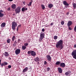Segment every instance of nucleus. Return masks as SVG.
<instances>
[{
    "label": "nucleus",
    "instance_id": "nucleus-4",
    "mask_svg": "<svg viewBox=\"0 0 76 76\" xmlns=\"http://www.w3.org/2000/svg\"><path fill=\"white\" fill-rule=\"evenodd\" d=\"M71 55L74 58L76 59V49L73 50L72 53Z\"/></svg>",
    "mask_w": 76,
    "mask_h": 76
},
{
    "label": "nucleus",
    "instance_id": "nucleus-36",
    "mask_svg": "<svg viewBox=\"0 0 76 76\" xmlns=\"http://www.w3.org/2000/svg\"><path fill=\"white\" fill-rule=\"evenodd\" d=\"M61 25H64V22L63 21H62L61 22Z\"/></svg>",
    "mask_w": 76,
    "mask_h": 76
},
{
    "label": "nucleus",
    "instance_id": "nucleus-33",
    "mask_svg": "<svg viewBox=\"0 0 76 76\" xmlns=\"http://www.w3.org/2000/svg\"><path fill=\"white\" fill-rule=\"evenodd\" d=\"M4 63H2L1 64V67H3V66H4Z\"/></svg>",
    "mask_w": 76,
    "mask_h": 76
},
{
    "label": "nucleus",
    "instance_id": "nucleus-16",
    "mask_svg": "<svg viewBox=\"0 0 76 76\" xmlns=\"http://www.w3.org/2000/svg\"><path fill=\"white\" fill-rule=\"evenodd\" d=\"M28 68L27 67H26L25 68L23 71V73H25L26 72H27V71L28 70Z\"/></svg>",
    "mask_w": 76,
    "mask_h": 76
},
{
    "label": "nucleus",
    "instance_id": "nucleus-47",
    "mask_svg": "<svg viewBox=\"0 0 76 76\" xmlns=\"http://www.w3.org/2000/svg\"><path fill=\"white\" fill-rule=\"evenodd\" d=\"M53 23H51L50 24V25H51V26H52V25H53Z\"/></svg>",
    "mask_w": 76,
    "mask_h": 76
},
{
    "label": "nucleus",
    "instance_id": "nucleus-21",
    "mask_svg": "<svg viewBox=\"0 0 76 76\" xmlns=\"http://www.w3.org/2000/svg\"><path fill=\"white\" fill-rule=\"evenodd\" d=\"M17 44V42H16V41H15L14 42V44H13V46L14 47H15Z\"/></svg>",
    "mask_w": 76,
    "mask_h": 76
},
{
    "label": "nucleus",
    "instance_id": "nucleus-12",
    "mask_svg": "<svg viewBox=\"0 0 76 76\" xmlns=\"http://www.w3.org/2000/svg\"><path fill=\"white\" fill-rule=\"evenodd\" d=\"M58 70L59 73H62V72H63V70H62V69L61 68L58 67Z\"/></svg>",
    "mask_w": 76,
    "mask_h": 76
},
{
    "label": "nucleus",
    "instance_id": "nucleus-28",
    "mask_svg": "<svg viewBox=\"0 0 76 76\" xmlns=\"http://www.w3.org/2000/svg\"><path fill=\"white\" fill-rule=\"evenodd\" d=\"M43 38L44 37H41V36H40L39 38V41H42V39H43Z\"/></svg>",
    "mask_w": 76,
    "mask_h": 76
},
{
    "label": "nucleus",
    "instance_id": "nucleus-30",
    "mask_svg": "<svg viewBox=\"0 0 76 76\" xmlns=\"http://www.w3.org/2000/svg\"><path fill=\"white\" fill-rule=\"evenodd\" d=\"M15 36H13L12 38V41H15Z\"/></svg>",
    "mask_w": 76,
    "mask_h": 76
},
{
    "label": "nucleus",
    "instance_id": "nucleus-41",
    "mask_svg": "<svg viewBox=\"0 0 76 76\" xmlns=\"http://www.w3.org/2000/svg\"><path fill=\"white\" fill-rule=\"evenodd\" d=\"M42 32H44V31H45V29H44V28H42Z\"/></svg>",
    "mask_w": 76,
    "mask_h": 76
},
{
    "label": "nucleus",
    "instance_id": "nucleus-31",
    "mask_svg": "<svg viewBox=\"0 0 76 76\" xmlns=\"http://www.w3.org/2000/svg\"><path fill=\"white\" fill-rule=\"evenodd\" d=\"M57 36H55L54 37V39H57Z\"/></svg>",
    "mask_w": 76,
    "mask_h": 76
},
{
    "label": "nucleus",
    "instance_id": "nucleus-18",
    "mask_svg": "<svg viewBox=\"0 0 76 76\" xmlns=\"http://www.w3.org/2000/svg\"><path fill=\"white\" fill-rule=\"evenodd\" d=\"M53 4H49L48 6V7L50 9L52 8V7H53Z\"/></svg>",
    "mask_w": 76,
    "mask_h": 76
},
{
    "label": "nucleus",
    "instance_id": "nucleus-19",
    "mask_svg": "<svg viewBox=\"0 0 76 76\" xmlns=\"http://www.w3.org/2000/svg\"><path fill=\"white\" fill-rule=\"evenodd\" d=\"M40 37H43V38H44V37H45V35L44 34L40 33Z\"/></svg>",
    "mask_w": 76,
    "mask_h": 76
},
{
    "label": "nucleus",
    "instance_id": "nucleus-37",
    "mask_svg": "<svg viewBox=\"0 0 76 76\" xmlns=\"http://www.w3.org/2000/svg\"><path fill=\"white\" fill-rule=\"evenodd\" d=\"M47 63V61H45L44 62V64L45 65H46Z\"/></svg>",
    "mask_w": 76,
    "mask_h": 76
},
{
    "label": "nucleus",
    "instance_id": "nucleus-1",
    "mask_svg": "<svg viewBox=\"0 0 76 76\" xmlns=\"http://www.w3.org/2000/svg\"><path fill=\"white\" fill-rule=\"evenodd\" d=\"M63 40H60L56 44V47L57 48H60L61 50H62L63 48Z\"/></svg>",
    "mask_w": 76,
    "mask_h": 76
},
{
    "label": "nucleus",
    "instance_id": "nucleus-48",
    "mask_svg": "<svg viewBox=\"0 0 76 76\" xmlns=\"http://www.w3.org/2000/svg\"><path fill=\"white\" fill-rule=\"evenodd\" d=\"M21 26V24L19 25H18V27H20V26Z\"/></svg>",
    "mask_w": 76,
    "mask_h": 76
},
{
    "label": "nucleus",
    "instance_id": "nucleus-6",
    "mask_svg": "<svg viewBox=\"0 0 76 76\" xmlns=\"http://www.w3.org/2000/svg\"><path fill=\"white\" fill-rule=\"evenodd\" d=\"M20 50L19 49H17L15 51V53L16 55H18L19 54H20Z\"/></svg>",
    "mask_w": 76,
    "mask_h": 76
},
{
    "label": "nucleus",
    "instance_id": "nucleus-50",
    "mask_svg": "<svg viewBox=\"0 0 76 76\" xmlns=\"http://www.w3.org/2000/svg\"><path fill=\"white\" fill-rule=\"evenodd\" d=\"M69 12H67V13H66V15H69Z\"/></svg>",
    "mask_w": 76,
    "mask_h": 76
},
{
    "label": "nucleus",
    "instance_id": "nucleus-40",
    "mask_svg": "<svg viewBox=\"0 0 76 76\" xmlns=\"http://www.w3.org/2000/svg\"><path fill=\"white\" fill-rule=\"evenodd\" d=\"M68 29H69L70 31H71V30H72V28H70V27H69Z\"/></svg>",
    "mask_w": 76,
    "mask_h": 76
},
{
    "label": "nucleus",
    "instance_id": "nucleus-25",
    "mask_svg": "<svg viewBox=\"0 0 76 76\" xmlns=\"http://www.w3.org/2000/svg\"><path fill=\"white\" fill-rule=\"evenodd\" d=\"M60 64V62L59 61H58L56 63V65H59Z\"/></svg>",
    "mask_w": 76,
    "mask_h": 76
},
{
    "label": "nucleus",
    "instance_id": "nucleus-9",
    "mask_svg": "<svg viewBox=\"0 0 76 76\" xmlns=\"http://www.w3.org/2000/svg\"><path fill=\"white\" fill-rule=\"evenodd\" d=\"M3 10H0V18H2L3 16H4V14L2 13V12H3Z\"/></svg>",
    "mask_w": 76,
    "mask_h": 76
},
{
    "label": "nucleus",
    "instance_id": "nucleus-49",
    "mask_svg": "<svg viewBox=\"0 0 76 76\" xmlns=\"http://www.w3.org/2000/svg\"><path fill=\"white\" fill-rule=\"evenodd\" d=\"M18 29H19V28H18V27L17 28V31H18Z\"/></svg>",
    "mask_w": 76,
    "mask_h": 76
},
{
    "label": "nucleus",
    "instance_id": "nucleus-29",
    "mask_svg": "<svg viewBox=\"0 0 76 76\" xmlns=\"http://www.w3.org/2000/svg\"><path fill=\"white\" fill-rule=\"evenodd\" d=\"M32 2L31 1V2H29V3H28V6H31V4H32Z\"/></svg>",
    "mask_w": 76,
    "mask_h": 76
},
{
    "label": "nucleus",
    "instance_id": "nucleus-15",
    "mask_svg": "<svg viewBox=\"0 0 76 76\" xmlns=\"http://www.w3.org/2000/svg\"><path fill=\"white\" fill-rule=\"evenodd\" d=\"M63 3L64 5H65L66 6H69V5L66 1H63Z\"/></svg>",
    "mask_w": 76,
    "mask_h": 76
},
{
    "label": "nucleus",
    "instance_id": "nucleus-53",
    "mask_svg": "<svg viewBox=\"0 0 76 76\" xmlns=\"http://www.w3.org/2000/svg\"><path fill=\"white\" fill-rule=\"evenodd\" d=\"M31 1H32H32H33V0H31Z\"/></svg>",
    "mask_w": 76,
    "mask_h": 76
},
{
    "label": "nucleus",
    "instance_id": "nucleus-38",
    "mask_svg": "<svg viewBox=\"0 0 76 76\" xmlns=\"http://www.w3.org/2000/svg\"><path fill=\"white\" fill-rule=\"evenodd\" d=\"M18 43H19L20 42V41H21V40L20 39H18Z\"/></svg>",
    "mask_w": 76,
    "mask_h": 76
},
{
    "label": "nucleus",
    "instance_id": "nucleus-2",
    "mask_svg": "<svg viewBox=\"0 0 76 76\" xmlns=\"http://www.w3.org/2000/svg\"><path fill=\"white\" fill-rule=\"evenodd\" d=\"M17 27V23L13 21L12 23V28L13 30H16V27Z\"/></svg>",
    "mask_w": 76,
    "mask_h": 76
},
{
    "label": "nucleus",
    "instance_id": "nucleus-3",
    "mask_svg": "<svg viewBox=\"0 0 76 76\" xmlns=\"http://www.w3.org/2000/svg\"><path fill=\"white\" fill-rule=\"evenodd\" d=\"M27 53L28 54H31V55L32 56H36V53L33 50L28 51Z\"/></svg>",
    "mask_w": 76,
    "mask_h": 76
},
{
    "label": "nucleus",
    "instance_id": "nucleus-35",
    "mask_svg": "<svg viewBox=\"0 0 76 76\" xmlns=\"http://www.w3.org/2000/svg\"><path fill=\"white\" fill-rule=\"evenodd\" d=\"M24 45L25 47H26V46H28V44L27 43H25L24 44Z\"/></svg>",
    "mask_w": 76,
    "mask_h": 76
},
{
    "label": "nucleus",
    "instance_id": "nucleus-44",
    "mask_svg": "<svg viewBox=\"0 0 76 76\" xmlns=\"http://www.w3.org/2000/svg\"><path fill=\"white\" fill-rule=\"evenodd\" d=\"M23 3L25 5V1H23Z\"/></svg>",
    "mask_w": 76,
    "mask_h": 76
},
{
    "label": "nucleus",
    "instance_id": "nucleus-10",
    "mask_svg": "<svg viewBox=\"0 0 76 76\" xmlns=\"http://www.w3.org/2000/svg\"><path fill=\"white\" fill-rule=\"evenodd\" d=\"M16 7H17V6L15 4H13L11 5V8L13 9H15L16 8Z\"/></svg>",
    "mask_w": 76,
    "mask_h": 76
},
{
    "label": "nucleus",
    "instance_id": "nucleus-27",
    "mask_svg": "<svg viewBox=\"0 0 76 76\" xmlns=\"http://www.w3.org/2000/svg\"><path fill=\"white\" fill-rule=\"evenodd\" d=\"M41 6L42 7V9L44 10L45 9V6L43 4H42L41 5Z\"/></svg>",
    "mask_w": 76,
    "mask_h": 76
},
{
    "label": "nucleus",
    "instance_id": "nucleus-17",
    "mask_svg": "<svg viewBox=\"0 0 76 76\" xmlns=\"http://www.w3.org/2000/svg\"><path fill=\"white\" fill-rule=\"evenodd\" d=\"M34 60L35 61H36L37 62L39 61V58L37 57L35 58Z\"/></svg>",
    "mask_w": 76,
    "mask_h": 76
},
{
    "label": "nucleus",
    "instance_id": "nucleus-5",
    "mask_svg": "<svg viewBox=\"0 0 76 76\" xmlns=\"http://www.w3.org/2000/svg\"><path fill=\"white\" fill-rule=\"evenodd\" d=\"M21 8L20 7H18L15 10V13L16 14L19 13L20 12Z\"/></svg>",
    "mask_w": 76,
    "mask_h": 76
},
{
    "label": "nucleus",
    "instance_id": "nucleus-13",
    "mask_svg": "<svg viewBox=\"0 0 76 76\" xmlns=\"http://www.w3.org/2000/svg\"><path fill=\"white\" fill-rule=\"evenodd\" d=\"M5 26H6V23L4 22L2 23L1 25V28L5 27Z\"/></svg>",
    "mask_w": 76,
    "mask_h": 76
},
{
    "label": "nucleus",
    "instance_id": "nucleus-11",
    "mask_svg": "<svg viewBox=\"0 0 76 76\" xmlns=\"http://www.w3.org/2000/svg\"><path fill=\"white\" fill-rule=\"evenodd\" d=\"M60 66L62 67V68H64V67H65L66 65H65V64L64 63H61Z\"/></svg>",
    "mask_w": 76,
    "mask_h": 76
},
{
    "label": "nucleus",
    "instance_id": "nucleus-46",
    "mask_svg": "<svg viewBox=\"0 0 76 76\" xmlns=\"http://www.w3.org/2000/svg\"><path fill=\"white\" fill-rule=\"evenodd\" d=\"M74 48H76V44H75L74 45Z\"/></svg>",
    "mask_w": 76,
    "mask_h": 76
},
{
    "label": "nucleus",
    "instance_id": "nucleus-24",
    "mask_svg": "<svg viewBox=\"0 0 76 76\" xmlns=\"http://www.w3.org/2000/svg\"><path fill=\"white\" fill-rule=\"evenodd\" d=\"M7 43H8V44H9L10 42V39H7Z\"/></svg>",
    "mask_w": 76,
    "mask_h": 76
},
{
    "label": "nucleus",
    "instance_id": "nucleus-51",
    "mask_svg": "<svg viewBox=\"0 0 76 76\" xmlns=\"http://www.w3.org/2000/svg\"><path fill=\"white\" fill-rule=\"evenodd\" d=\"M1 60H0V66L1 65Z\"/></svg>",
    "mask_w": 76,
    "mask_h": 76
},
{
    "label": "nucleus",
    "instance_id": "nucleus-45",
    "mask_svg": "<svg viewBox=\"0 0 76 76\" xmlns=\"http://www.w3.org/2000/svg\"><path fill=\"white\" fill-rule=\"evenodd\" d=\"M9 1L11 2V1H13V0H8Z\"/></svg>",
    "mask_w": 76,
    "mask_h": 76
},
{
    "label": "nucleus",
    "instance_id": "nucleus-55",
    "mask_svg": "<svg viewBox=\"0 0 76 76\" xmlns=\"http://www.w3.org/2000/svg\"><path fill=\"white\" fill-rule=\"evenodd\" d=\"M75 32H76V31H75Z\"/></svg>",
    "mask_w": 76,
    "mask_h": 76
},
{
    "label": "nucleus",
    "instance_id": "nucleus-22",
    "mask_svg": "<svg viewBox=\"0 0 76 76\" xmlns=\"http://www.w3.org/2000/svg\"><path fill=\"white\" fill-rule=\"evenodd\" d=\"M27 8H23L22 9V12H24L25 10H27Z\"/></svg>",
    "mask_w": 76,
    "mask_h": 76
},
{
    "label": "nucleus",
    "instance_id": "nucleus-7",
    "mask_svg": "<svg viewBox=\"0 0 76 76\" xmlns=\"http://www.w3.org/2000/svg\"><path fill=\"white\" fill-rule=\"evenodd\" d=\"M46 58H47V60H48V61H51V56H50V55H46Z\"/></svg>",
    "mask_w": 76,
    "mask_h": 76
},
{
    "label": "nucleus",
    "instance_id": "nucleus-52",
    "mask_svg": "<svg viewBox=\"0 0 76 76\" xmlns=\"http://www.w3.org/2000/svg\"><path fill=\"white\" fill-rule=\"evenodd\" d=\"M67 7H68V6H66V8H67Z\"/></svg>",
    "mask_w": 76,
    "mask_h": 76
},
{
    "label": "nucleus",
    "instance_id": "nucleus-54",
    "mask_svg": "<svg viewBox=\"0 0 76 76\" xmlns=\"http://www.w3.org/2000/svg\"><path fill=\"white\" fill-rule=\"evenodd\" d=\"M10 60H11V58H10Z\"/></svg>",
    "mask_w": 76,
    "mask_h": 76
},
{
    "label": "nucleus",
    "instance_id": "nucleus-23",
    "mask_svg": "<svg viewBox=\"0 0 76 76\" xmlns=\"http://www.w3.org/2000/svg\"><path fill=\"white\" fill-rule=\"evenodd\" d=\"M70 71H69L65 73V75L66 76H68V75H69L70 74Z\"/></svg>",
    "mask_w": 76,
    "mask_h": 76
},
{
    "label": "nucleus",
    "instance_id": "nucleus-14",
    "mask_svg": "<svg viewBox=\"0 0 76 76\" xmlns=\"http://www.w3.org/2000/svg\"><path fill=\"white\" fill-rule=\"evenodd\" d=\"M3 54H4V56H5V57H8V56H9V53L6 52H4V53H3Z\"/></svg>",
    "mask_w": 76,
    "mask_h": 76
},
{
    "label": "nucleus",
    "instance_id": "nucleus-20",
    "mask_svg": "<svg viewBox=\"0 0 76 76\" xmlns=\"http://www.w3.org/2000/svg\"><path fill=\"white\" fill-rule=\"evenodd\" d=\"M26 47L25 46L23 45L22 46V49L23 50H25V49H26Z\"/></svg>",
    "mask_w": 76,
    "mask_h": 76
},
{
    "label": "nucleus",
    "instance_id": "nucleus-34",
    "mask_svg": "<svg viewBox=\"0 0 76 76\" xmlns=\"http://www.w3.org/2000/svg\"><path fill=\"white\" fill-rule=\"evenodd\" d=\"M50 68L49 67H48L47 68V70L48 72H49V71H50Z\"/></svg>",
    "mask_w": 76,
    "mask_h": 76
},
{
    "label": "nucleus",
    "instance_id": "nucleus-43",
    "mask_svg": "<svg viewBox=\"0 0 76 76\" xmlns=\"http://www.w3.org/2000/svg\"><path fill=\"white\" fill-rule=\"evenodd\" d=\"M74 31H76V26L74 28Z\"/></svg>",
    "mask_w": 76,
    "mask_h": 76
},
{
    "label": "nucleus",
    "instance_id": "nucleus-8",
    "mask_svg": "<svg viewBox=\"0 0 76 76\" xmlns=\"http://www.w3.org/2000/svg\"><path fill=\"white\" fill-rule=\"evenodd\" d=\"M72 23H72V21H69L67 24V26L68 27H70V25H72Z\"/></svg>",
    "mask_w": 76,
    "mask_h": 76
},
{
    "label": "nucleus",
    "instance_id": "nucleus-39",
    "mask_svg": "<svg viewBox=\"0 0 76 76\" xmlns=\"http://www.w3.org/2000/svg\"><path fill=\"white\" fill-rule=\"evenodd\" d=\"M8 69H10L12 67V66L10 65H9L8 66Z\"/></svg>",
    "mask_w": 76,
    "mask_h": 76
},
{
    "label": "nucleus",
    "instance_id": "nucleus-32",
    "mask_svg": "<svg viewBox=\"0 0 76 76\" xmlns=\"http://www.w3.org/2000/svg\"><path fill=\"white\" fill-rule=\"evenodd\" d=\"M3 63L4 64V65L5 66H6V65H7V64H8L6 62H4Z\"/></svg>",
    "mask_w": 76,
    "mask_h": 76
},
{
    "label": "nucleus",
    "instance_id": "nucleus-56",
    "mask_svg": "<svg viewBox=\"0 0 76 76\" xmlns=\"http://www.w3.org/2000/svg\"><path fill=\"white\" fill-rule=\"evenodd\" d=\"M13 15H14V14H13Z\"/></svg>",
    "mask_w": 76,
    "mask_h": 76
},
{
    "label": "nucleus",
    "instance_id": "nucleus-42",
    "mask_svg": "<svg viewBox=\"0 0 76 76\" xmlns=\"http://www.w3.org/2000/svg\"><path fill=\"white\" fill-rule=\"evenodd\" d=\"M7 10L8 11H9V10H10V8L9 7L7 9Z\"/></svg>",
    "mask_w": 76,
    "mask_h": 76
},
{
    "label": "nucleus",
    "instance_id": "nucleus-26",
    "mask_svg": "<svg viewBox=\"0 0 76 76\" xmlns=\"http://www.w3.org/2000/svg\"><path fill=\"white\" fill-rule=\"evenodd\" d=\"M73 6L74 8H75H75H76V4L75 3L73 4Z\"/></svg>",
    "mask_w": 76,
    "mask_h": 76
}]
</instances>
